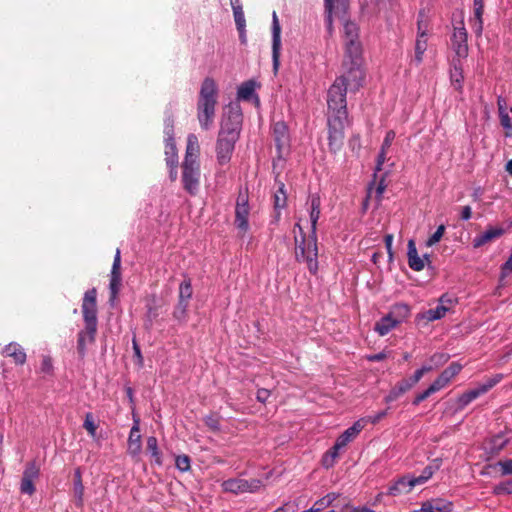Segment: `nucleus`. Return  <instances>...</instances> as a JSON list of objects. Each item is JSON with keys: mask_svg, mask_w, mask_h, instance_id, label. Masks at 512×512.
Wrapping results in <instances>:
<instances>
[{"mask_svg": "<svg viewBox=\"0 0 512 512\" xmlns=\"http://www.w3.org/2000/svg\"><path fill=\"white\" fill-rule=\"evenodd\" d=\"M6 357H12L16 364L22 365L26 361V353L24 349L17 343L8 344L2 351Z\"/></svg>", "mask_w": 512, "mask_h": 512, "instance_id": "nucleus-29", "label": "nucleus"}, {"mask_svg": "<svg viewBox=\"0 0 512 512\" xmlns=\"http://www.w3.org/2000/svg\"><path fill=\"white\" fill-rule=\"evenodd\" d=\"M364 419L357 420L351 427L346 429L336 440L333 446L336 447L340 452L352 442L358 434L364 429Z\"/></svg>", "mask_w": 512, "mask_h": 512, "instance_id": "nucleus-19", "label": "nucleus"}, {"mask_svg": "<svg viewBox=\"0 0 512 512\" xmlns=\"http://www.w3.org/2000/svg\"><path fill=\"white\" fill-rule=\"evenodd\" d=\"M193 290L190 279H186L181 282L179 286V301L182 303L189 304L190 299L192 298Z\"/></svg>", "mask_w": 512, "mask_h": 512, "instance_id": "nucleus-41", "label": "nucleus"}, {"mask_svg": "<svg viewBox=\"0 0 512 512\" xmlns=\"http://www.w3.org/2000/svg\"><path fill=\"white\" fill-rule=\"evenodd\" d=\"M432 394H434L431 389L428 387L425 391H423L422 393H419L418 395H416V397L414 398L413 400V404L414 405H419L422 401H424L425 399H427L429 396H431Z\"/></svg>", "mask_w": 512, "mask_h": 512, "instance_id": "nucleus-58", "label": "nucleus"}, {"mask_svg": "<svg viewBox=\"0 0 512 512\" xmlns=\"http://www.w3.org/2000/svg\"><path fill=\"white\" fill-rule=\"evenodd\" d=\"M392 242H393V235L392 234H387L385 236V246H386L387 253L389 255L390 260L393 258Z\"/></svg>", "mask_w": 512, "mask_h": 512, "instance_id": "nucleus-60", "label": "nucleus"}, {"mask_svg": "<svg viewBox=\"0 0 512 512\" xmlns=\"http://www.w3.org/2000/svg\"><path fill=\"white\" fill-rule=\"evenodd\" d=\"M241 125L242 114L238 109L229 108L223 114L216 142V156L220 165H225L231 160L240 136Z\"/></svg>", "mask_w": 512, "mask_h": 512, "instance_id": "nucleus-2", "label": "nucleus"}, {"mask_svg": "<svg viewBox=\"0 0 512 512\" xmlns=\"http://www.w3.org/2000/svg\"><path fill=\"white\" fill-rule=\"evenodd\" d=\"M457 298L451 294H443L439 300L438 305L447 308V312L451 311L457 304Z\"/></svg>", "mask_w": 512, "mask_h": 512, "instance_id": "nucleus-46", "label": "nucleus"}, {"mask_svg": "<svg viewBox=\"0 0 512 512\" xmlns=\"http://www.w3.org/2000/svg\"><path fill=\"white\" fill-rule=\"evenodd\" d=\"M461 370L462 365L457 362H453L442 373L452 380Z\"/></svg>", "mask_w": 512, "mask_h": 512, "instance_id": "nucleus-54", "label": "nucleus"}, {"mask_svg": "<svg viewBox=\"0 0 512 512\" xmlns=\"http://www.w3.org/2000/svg\"><path fill=\"white\" fill-rule=\"evenodd\" d=\"M310 211L309 218L311 222V234L308 238L305 237L303 228L299 222L295 224V229H298L301 235V241L296 239V260L298 262H304L310 273L316 274L318 271V247H317V223L320 218V197L313 195L310 200Z\"/></svg>", "mask_w": 512, "mask_h": 512, "instance_id": "nucleus-1", "label": "nucleus"}, {"mask_svg": "<svg viewBox=\"0 0 512 512\" xmlns=\"http://www.w3.org/2000/svg\"><path fill=\"white\" fill-rule=\"evenodd\" d=\"M274 139L277 144L278 149L286 146L288 144L289 136L288 129L285 123L277 122L273 127Z\"/></svg>", "mask_w": 512, "mask_h": 512, "instance_id": "nucleus-33", "label": "nucleus"}, {"mask_svg": "<svg viewBox=\"0 0 512 512\" xmlns=\"http://www.w3.org/2000/svg\"><path fill=\"white\" fill-rule=\"evenodd\" d=\"M256 82L253 80H248L246 82H243L237 90V99L241 101H250L252 99H255V101L258 103L259 99L257 95L255 94L256 90Z\"/></svg>", "mask_w": 512, "mask_h": 512, "instance_id": "nucleus-28", "label": "nucleus"}, {"mask_svg": "<svg viewBox=\"0 0 512 512\" xmlns=\"http://www.w3.org/2000/svg\"><path fill=\"white\" fill-rule=\"evenodd\" d=\"M375 13L387 11L392 8L393 0H370Z\"/></svg>", "mask_w": 512, "mask_h": 512, "instance_id": "nucleus-48", "label": "nucleus"}, {"mask_svg": "<svg viewBox=\"0 0 512 512\" xmlns=\"http://www.w3.org/2000/svg\"><path fill=\"white\" fill-rule=\"evenodd\" d=\"M417 35L429 36V21L423 12L418 15Z\"/></svg>", "mask_w": 512, "mask_h": 512, "instance_id": "nucleus-44", "label": "nucleus"}, {"mask_svg": "<svg viewBox=\"0 0 512 512\" xmlns=\"http://www.w3.org/2000/svg\"><path fill=\"white\" fill-rule=\"evenodd\" d=\"M83 427L87 430V432L89 433V435L91 437L94 438L96 436L97 425L94 422V419H93V416L91 413L86 414L85 420L83 423Z\"/></svg>", "mask_w": 512, "mask_h": 512, "instance_id": "nucleus-50", "label": "nucleus"}, {"mask_svg": "<svg viewBox=\"0 0 512 512\" xmlns=\"http://www.w3.org/2000/svg\"><path fill=\"white\" fill-rule=\"evenodd\" d=\"M327 115L328 146L332 153H337L343 146L345 127L348 125V115Z\"/></svg>", "mask_w": 512, "mask_h": 512, "instance_id": "nucleus-5", "label": "nucleus"}, {"mask_svg": "<svg viewBox=\"0 0 512 512\" xmlns=\"http://www.w3.org/2000/svg\"><path fill=\"white\" fill-rule=\"evenodd\" d=\"M142 451V441L140 435V420L138 417L133 418V426L131 427L128 443L127 452L133 458L139 457Z\"/></svg>", "mask_w": 512, "mask_h": 512, "instance_id": "nucleus-17", "label": "nucleus"}, {"mask_svg": "<svg viewBox=\"0 0 512 512\" xmlns=\"http://www.w3.org/2000/svg\"><path fill=\"white\" fill-rule=\"evenodd\" d=\"M89 341V334L87 332V324H85V329L81 331L78 335V350L81 354H84L85 346L87 343H91Z\"/></svg>", "mask_w": 512, "mask_h": 512, "instance_id": "nucleus-52", "label": "nucleus"}, {"mask_svg": "<svg viewBox=\"0 0 512 512\" xmlns=\"http://www.w3.org/2000/svg\"><path fill=\"white\" fill-rule=\"evenodd\" d=\"M74 494L77 499V505L81 506L83 504L84 486L82 483V472L80 468H77L74 471Z\"/></svg>", "mask_w": 512, "mask_h": 512, "instance_id": "nucleus-38", "label": "nucleus"}, {"mask_svg": "<svg viewBox=\"0 0 512 512\" xmlns=\"http://www.w3.org/2000/svg\"><path fill=\"white\" fill-rule=\"evenodd\" d=\"M395 132L393 130H389L387 133H386V136L384 138V141L382 143V149H385V150H388L393 142V140L395 139Z\"/></svg>", "mask_w": 512, "mask_h": 512, "instance_id": "nucleus-57", "label": "nucleus"}, {"mask_svg": "<svg viewBox=\"0 0 512 512\" xmlns=\"http://www.w3.org/2000/svg\"><path fill=\"white\" fill-rule=\"evenodd\" d=\"M349 512H375V511L366 506H359V507H351Z\"/></svg>", "mask_w": 512, "mask_h": 512, "instance_id": "nucleus-64", "label": "nucleus"}, {"mask_svg": "<svg viewBox=\"0 0 512 512\" xmlns=\"http://www.w3.org/2000/svg\"><path fill=\"white\" fill-rule=\"evenodd\" d=\"M270 397V391L268 389H258L256 398L259 402L265 403Z\"/></svg>", "mask_w": 512, "mask_h": 512, "instance_id": "nucleus-59", "label": "nucleus"}, {"mask_svg": "<svg viewBox=\"0 0 512 512\" xmlns=\"http://www.w3.org/2000/svg\"><path fill=\"white\" fill-rule=\"evenodd\" d=\"M505 232L506 229L503 226L490 225L486 228V230L483 233L475 236V238L473 239V247L480 248L489 242L499 239L501 236L504 235Z\"/></svg>", "mask_w": 512, "mask_h": 512, "instance_id": "nucleus-20", "label": "nucleus"}, {"mask_svg": "<svg viewBox=\"0 0 512 512\" xmlns=\"http://www.w3.org/2000/svg\"><path fill=\"white\" fill-rule=\"evenodd\" d=\"M231 6L237 29L240 31L241 34H244L246 21L242 5L240 4V0H231Z\"/></svg>", "mask_w": 512, "mask_h": 512, "instance_id": "nucleus-35", "label": "nucleus"}, {"mask_svg": "<svg viewBox=\"0 0 512 512\" xmlns=\"http://www.w3.org/2000/svg\"><path fill=\"white\" fill-rule=\"evenodd\" d=\"M218 86L214 79L206 77L197 101V119L202 129L209 130L214 122L218 101Z\"/></svg>", "mask_w": 512, "mask_h": 512, "instance_id": "nucleus-3", "label": "nucleus"}, {"mask_svg": "<svg viewBox=\"0 0 512 512\" xmlns=\"http://www.w3.org/2000/svg\"><path fill=\"white\" fill-rule=\"evenodd\" d=\"M280 50H281V26L278 16L274 11L272 14V59L273 68L278 70L280 65Z\"/></svg>", "mask_w": 512, "mask_h": 512, "instance_id": "nucleus-16", "label": "nucleus"}, {"mask_svg": "<svg viewBox=\"0 0 512 512\" xmlns=\"http://www.w3.org/2000/svg\"><path fill=\"white\" fill-rule=\"evenodd\" d=\"M346 55H361L362 46L359 41V27L356 23L346 20L343 23Z\"/></svg>", "mask_w": 512, "mask_h": 512, "instance_id": "nucleus-10", "label": "nucleus"}, {"mask_svg": "<svg viewBox=\"0 0 512 512\" xmlns=\"http://www.w3.org/2000/svg\"><path fill=\"white\" fill-rule=\"evenodd\" d=\"M189 304L178 302L177 307L174 310V317L179 321H184L187 315V309Z\"/></svg>", "mask_w": 512, "mask_h": 512, "instance_id": "nucleus-53", "label": "nucleus"}, {"mask_svg": "<svg viewBox=\"0 0 512 512\" xmlns=\"http://www.w3.org/2000/svg\"><path fill=\"white\" fill-rule=\"evenodd\" d=\"M415 486H417L414 476L410 474L403 475L396 479L388 487L387 494L390 496H399L401 494L409 493Z\"/></svg>", "mask_w": 512, "mask_h": 512, "instance_id": "nucleus-18", "label": "nucleus"}, {"mask_svg": "<svg viewBox=\"0 0 512 512\" xmlns=\"http://www.w3.org/2000/svg\"><path fill=\"white\" fill-rule=\"evenodd\" d=\"M508 443V439L501 434L495 435L485 442V450L491 454H498Z\"/></svg>", "mask_w": 512, "mask_h": 512, "instance_id": "nucleus-32", "label": "nucleus"}, {"mask_svg": "<svg viewBox=\"0 0 512 512\" xmlns=\"http://www.w3.org/2000/svg\"><path fill=\"white\" fill-rule=\"evenodd\" d=\"M428 47V36L417 35L414 46L413 62L420 65L423 62L424 54Z\"/></svg>", "mask_w": 512, "mask_h": 512, "instance_id": "nucleus-31", "label": "nucleus"}, {"mask_svg": "<svg viewBox=\"0 0 512 512\" xmlns=\"http://www.w3.org/2000/svg\"><path fill=\"white\" fill-rule=\"evenodd\" d=\"M388 314L400 325L410 317L411 309L405 303H397L391 307Z\"/></svg>", "mask_w": 512, "mask_h": 512, "instance_id": "nucleus-30", "label": "nucleus"}, {"mask_svg": "<svg viewBox=\"0 0 512 512\" xmlns=\"http://www.w3.org/2000/svg\"><path fill=\"white\" fill-rule=\"evenodd\" d=\"M437 466H427L423 469L422 473L419 476H414L415 482L417 485H422L426 483L434 474V472L438 469Z\"/></svg>", "mask_w": 512, "mask_h": 512, "instance_id": "nucleus-43", "label": "nucleus"}, {"mask_svg": "<svg viewBox=\"0 0 512 512\" xmlns=\"http://www.w3.org/2000/svg\"><path fill=\"white\" fill-rule=\"evenodd\" d=\"M447 314V308L437 305L436 308L429 309L417 315L418 320H426L428 322L442 319Z\"/></svg>", "mask_w": 512, "mask_h": 512, "instance_id": "nucleus-36", "label": "nucleus"}, {"mask_svg": "<svg viewBox=\"0 0 512 512\" xmlns=\"http://www.w3.org/2000/svg\"><path fill=\"white\" fill-rule=\"evenodd\" d=\"M450 379L443 373H441L435 381L429 386L433 393H436L446 387L450 383Z\"/></svg>", "mask_w": 512, "mask_h": 512, "instance_id": "nucleus-45", "label": "nucleus"}, {"mask_svg": "<svg viewBox=\"0 0 512 512\" xmlns=\"http://www.w3.org/2000/svg\"><path fill=\"white\" fill-rule=\"evenodd\" d=\"M497 106L500 123L505 130V136L510 137L509 133L512 132V108L507 107L506 100L502 97H498Z\"/></svg>", "mask_w": 512, "mask_h": 512, "instance_id": "nucleus-24", "label": "nucleus"}, {"mask_svg": "<svg viewBox=\"0 0 512 512\" xmlns=\"http://www.w3.org/2000/svg\"><path fill=\"white\" fill-rule=\"evenodd\" d=\"M503 379L502 374H496L490 378H487L484 382L480 383L477 387L470 389L461 394L456 400V410H462L471 402L479 398L480 396L489 392Z\"/></svg>", "mask_w": 512, "mask_h": 512, "instance_id": "nucleus-8", "label": "nucleus"}, {"mask_svg": "<svg viewBox=\"0 0 512 512\" xmlns=\"http://www.w3.org/2000/svg\"><path fill=\"white\" fill-rule=\"evenodd\" d=\"M175 466L181 472H187L191 468V460L188 455H178L175 458Z\"/></svg>", "mask_w": 512, "mask_h": 512, "instance_id": "nucleus-47", "label": "nucleus"}, {"mask_svg": "<svg viewBox=\"0 0 512 512\" xmlns=\"http://www.w3.org/2000/svg\"><path fill=\"white\" fill-rule=\"evenodd\" d=\"M39 475V468L30 463L23 472L20 490L23 494L32 495L35 491L34 480Z\"/></svg>", "mask_w": 512, "mask_h": 512, "instance_id": "nucleus-21", "label": "nucleus"}, {"mask_svg": "<svg viewBox=\"0 0 512 512\" xmlns=\"http://www.w3.org/2000/svg\"><path fill=\"white\" fill-rule=\"evenodd\" d=\"M182 184L184 189L191 195H195L200 184V164L184 163L182 164Z\"/></svg>", "mask_w": 512, "mask_h": 512, "instance_id": "nucleus-12", "label": "nucleus"}, {"mask_svg": "<svg viewBox=\"0 0 512 512\" xmlns=\"http://www.w3.org/2000/svg\"><path fill=\"white\" fill-rule=\"evenodd\" d=\"M450 80L456 90L460 91L462 89L464 80L463 60L452 59L450 68Z\"/></svg>", "mask_w": 512, "mask_h": 512, "instance_id": "nucleus-27", "label": "nucleus"}, {"mask_svg": "<svg viewBox=\"0 0 512 512\" xmlns=\"http://www.w3.org/2000/svg\"><path fill=\"white\" fill-rule=\"evenodd\" d=\"M450 48L454 53L452 59L464 60L468 56V43H467V31L463 25L454 27L451 35Z\"/></svg>", "mask_w": 512, "mask_h": 512, "instance_id": "nucleus-11", "label": "nucleus"}, {"mask_svg": "<svg viewBox=\"0 0 512 512\" xmlns=\"http://www.w3.org/2000/svg\"><path fill=\"white\" fill-rule=\"evenodd\" d=\"M387 415V410H383V411H380L378 413H376L375 415H372V416H368L367 418H363L364 419V424L366 422H370L372 424H376L378 423L381 419H383L384 417H386Z\"/></svg>", "mask_w": 512, "mask_h": 512, "instance_id": "nucleus-56", "label": "nucleus"}, {"mask_svg": "<svg viewBox=\"0 0 512 512\" xmlns=\"http://www.w3.org/2000/svg\"><path fill=\"white\" fill-rule=\"evenodd\" d=\"M337 498H338V494L328 493L323 498L317 500L309 510L311 512H322V510L331 506Z\"/></svg>", "mask_w": 512, "mask_h": 512, "instance_id": "nucleus-39", "label": "nucleus"}, {"mask_svg": "<svg viewBox=\"0 0 512 512\" xmlns=\"http://www.w3.org/2000/svg\"><path fill=\"white\" fill-rule=\"evenodd\" d=\"M497 466L501 468L502 475L512 474V459L499 461Z\"/></svg>", "mask_w": 512, "mask_h": 512, "instance_id": "nucleus-55", "label": "nucleus"}, {"mask_svg": "<svg viewBox=\"0 0 512 512\" xmlns=\"http://www.w3.org/2000/svg\"><path fill=\"white\" fill-rule=\"evenodd\" d=\"M120 266H121V256H120V250H116V254L114 257L112 270H111V279H110V293H111V299L114 300L119 292L120 286H121V272H120Z\"/></svg>", "mask_w": 512, "mask_h": 512, "instance_id": "nucleus-22", "label": "nucleus"}, {"mask_svg": "<svg viewBox=\"0 0 512 512\" xmlns=\"http://www.w3.org/2000/svg\"><path fill=\"white\" fill-rule=\"evenodd\" d=\"M397 326L398 323L389 314H387L376 322L374 330L380 336H385Z\"/></svg>", "mask_w": 512, "mask_h": 512, "instance_id": "nucleus-34", "label": "nucleus"}, {"mask_svg": "<svg viewBox=\"0 0 512 512\" xmlns=\"http://www.w3.org/2000/svg\"><path fill=\"white\" fill-rule=\"evenodd\" d=\"M249 213L248 196L245 193H240L235 208V225L243 234L249 229Z\"/></svg>", "mask_w": 512, "mask_h": 512, "instance_id": "nucleus-13", "label": "nucleus"}, {"mask_svg": "<svg viewBox=\"0 0 512 512\" xmlns=\"http://www.w3.org/2000/svg\"><path fill=\"white\" fill-rule=\"evenodd\" d=\"M387 357V354L385 352H380L377 354L368 355L366 359L370 362H379L384 360Z\"/></svg>", "mask_w": 512, "mask_h": 512, "instance_id": "nucleus-61", "label": "nucleus"}, {"mask_svg": "<svg viewBox=\"0 0 512 512\" xmlns=\"http://www.w3.org/2000/svg\"><path fill=\"white\" fill-rule=\"evenodd\" d=\"M408 264L409 267L414 271H421L425 267L426 261H429V256L425 254L422 257L418 255L417 248L415 245V241L413 239H410L408 241Z\"/></svg>", "mask_w": 512, "mask_h": 512, "instance_id": "nucleus-23", "label": "nucleus"}, {"mask_svg": "<svg viewBox=\"0 0 512 512\" xmlns=\"http://www.w3.org/2000/svg\"><path fill=\"white\" fill-rule=\"evenodd\" d=\"M164 133L166 163L168 166H175L178 164V155L173 138V121L170 118L165 120Z\"/></svg>", "mask_w": 512, "mask_h": 512, "instance_id": "nucleus-14", "label": "nucleus"}, {"mask_svg": "<svg viewBox=\"0 0 512 512\" xmlns=\"http://www.w3.org/2000/svg\"><path fill=\"white\" fill-rule=\"evenodd\" d=\"M41 370L49 373L52 370V361L49 357H44L41 364Z\"/></svg>", "mask_w": 512, "mask_h": 512, "instance_id": "nucleus-62", "label": "nucleus"}, {"mask_svg": "<svg viewBox=\"0 0 512 512\" xmlns=\"http://www.w3.org/2000/svg\"><path fill=\"white\" fill-rule=\"evenodd\" d=\"M263 483L260 479L230 478L221 483L224 492L232 494L255 493L261 489Z\"/></svg>", "mask_w": 512, "mask_h": 512, "instance_id": "nucleus-9", "label": "nucleus"}, {"mask_svg": "<svg viewBox=\"0 0 512 512\" xmlns=\"http://www.w3.org/2000/svg\"><path fill=\"white\" fill-rule=\"evenodd\" d=\"M413 386L414 384H412L409 378L403 379L402 381L398 382L395 385V387L390 391L389 395L386 398V401L392 402L396 400L400 395L410 390Z\"/></svg>", "mask_w": 512, "mask_h": 512, "instance_id": "nucleus-37", "label": "nucleus"}, {"mask_svg": "<svg viewBox=\"0 0 512 512\" xmlns=\"http://www.w3.org/2000/svg\"><path fill=\"white\" fill-rule=\"evenodd\" d=\"M472 216V209L470 206H464L461 210V219L462 220H469Z\"/></svg>", "mask_w": 512, "mask_h": 512, "instance_id": "nucleus-63", "label": "nucleus"}, {"mask_svg": "<svg viewBox=\"0 0 512 512\" xmlns=\"http://www.w3.org/2000/svg\"><path fill=\"white\" fill-rule=\"evenodd\" d=\"M349 91L342 86L341 81H334L327 94V115H348L346 93Z\"/></svg>", "mask_w": 512, "mask_h": 512, "instance_id": "nucleus-7", "label": "nucleus"}, {"mask_svg": "<svg viewBox=\"0 0 512 512\" xmlns=\"http://www.w3.org/2000/svg\"><path fill=\"white\" fill-rule=\"evenodd\" d=\"M340 451L333 446L330 450H328L322 457V465L325 468H330L335 464L336 459L338 458Z\"/></svg>", "mask_w": 512, "mask_h": 512, "instance_id": "nucleus-42", "label": "nucleus"}, {"mask_svg": "<svg viewBox=\"0 0 512 512\" xmlns=\"http://www.w3.org/2000/svg\"><path fill=\"white\" fill-rule=\"evenodd\" d=\"M97 291L92 288L85 292L82 302V313L85 324H87V332L89 341H94L97 331Z\"/></svg>", "mask_w": 512, "mask_h": 512, "instance_id": "nucleus-6", "label": "nucleus"}, {"mask_svg": "<svg viewBox=\"0 0 512 512\" xmlns=\"http://www.w3.org/2000/svg\"><path fill=\"white\" fill-rule=\"evenodd\" d=\"M451 510V502L441 498H436L423 502L419 509L411 512H450Z\"/></svg>", "mask_w": 512, "mask_h": 512, "instance_id": "nucleus-25", "label": "nucleus"}, {"mask_svg": "<svg viewBox=\"0 0 512 512\" xmlns=\"http://www.w3.org/2000/svg\"><path fill=\"white\" fill-rule=\"evenodd\" d=\"M274 204L276 209H281L286 205V194L284 184H281L279 190L274 195Z\"/></svg>", "mask_w": 512, "mask_h": 512, "instance_id": "nucleus-51", "label": "nucleus"}, {"mask_svg": "<svg viewBox=\"0 0 512 512\" xmlns=\"http://www.w3.org/2000/svg\"><path fill=\"white\" fill-rule=\"evenodd\" d=\"M363 79L361 55H346L343 72L335 81H341L342 86L350 92H355L362 86Z\"/></svg>", "mask_w": 512, "mask_h": 512, "instance_id": "nucleus-4", "label": "nucleus"}, {"mask_svg": "<svg viewBox=\"0 0 512 512\" xmlns=\"http://www.w3.org/2000/svg\"><path fill=\"white\" fill-rule=\"evenodd\" d=\"M326 11V23L329 30L332 29L333 17H344L347 13L349 0H324Z\"/></svg>", "mask_w": 512, "mask_h": 512, "instance_id": "nucleus-15", "label": "nucleus"}, {"mask_svg": "<svg viewBox=\"0 0 512 512\" xmlns=\"http://www.w3.org/2000/svg\"><path fill=\"white\" fill-rule=\"evenodd\" d=\"M445 230V225L441 224L440 226H438L437 230L427 239L426 246L432 247L435 244H437L442 239Z\"/></svg>", "mask_w": 512, "mask_h": 512, "instance_id": "nucleus-49", "label": "nucleus"}, {"mask_svg": "<svg viewBox=\"0 0 512 512\" xmlns=\"http://www.w3.org/2000/svg\"><path fill=\"white\" fill-rule=\"evenodd\" d=\"M199 153L200 147L197 136L194 134H189L187 137V147L184 163H199Z\"/></svg>", "mask_w": 512, "mask_h": 512, "instance_id": "nucleus-26", "label": "nucleus"}, {"mask_svg": "<svg viewBox=\"0 0 512 512\" xmlns=\"http://www.w3.org/2000/svg\"><path fill=\"white\" fill-rule=\"evenodd\" d=\"M147 450L150 452L151 456L154 458V461L157 465L161 466L163 464V457L158 448L157 438L154 436H150L147 438Z\"/></svg>", "mask_w": 512, "mask_h": 512, "instance_id": "nucleus-40", "label": "nucleus"}]
</instances>
